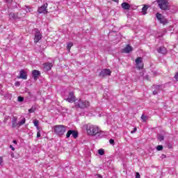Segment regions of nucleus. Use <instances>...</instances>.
I'll return each mask as SVG.
<instances>
[{
  "mask_svg": "<svg viewBox=\"0 0 178 178\" xmlns=\"http://www.w3.org/2000/svg\"><path fill=\"white\" fill-rule=\"evenodd\" d=\"M14 17H17V19H18L17 14H15Z\"/></svg>",
  "mask_w": 178,
  "mask_h": 178,
  "instance_id": "c03bdc74",
  "label": "nucleus"
},
{
  "mask_svg": "<svg viewBox=\"0 0 178 178\" xmlns=\"http://www.w3.org/2000/svg\"><path fill=\"white\" fill-rule=\"evenodd\" d=\"M135 62L137 69H143V67H144V64L143 63V58L138 57L136 59Z\"/></svg>",
  "mask_w": 178,
  "mask_h": 178,
  "instance_id": "423d86ee",
  "label": "nucleus"
},
{
  "mask_svg": "<svg viewBox=\"0 0 178 178\" xmlns=\"http://www.w3.org/2000/svg\"><path fill=\"white\" fill-rule=\"evenodd\" d=\"M39 137H41V131L40 129L38 130L37 133V138H39Z\"/></svg>",
  "mask_w": 178,
  "mask_h": 178,
  "instance_id": "7c9ffc66",
  "label": "nucleus"
},
{
  "mask_svg": "<svg viewBox=\"0 0 178 178\" xmlns=\"http://www.w3.org/2000/svg\"><path fill=\"white\" fill-rule=\"evenodd\" d=\"M158 140H159L160 141H163V136L159 135L158 136Z\"/></svg>",
  "mask_w": 178,
  "mask_h": 178,
  "instance_id": "c756f323",
  "label": "nucleus"
},
{
  "mask_svg": "<svg viewBox=\"0 0 178 178\" xmlns=\"http://www.w3.org/2000/svg\"><path fill=\"white\" fill-rule=\"evenodd\" d=\"M136 178H140V173L136 172Z\"/></svg>",
  "mask_w": 178,
  "mask_h": 178,
  "instance_id": "58836bf2",
  "label": "nucleus"
},
{
  "mask_svg": "<svg viewBox=\"0 0 178 178\" xmlns=\"http://www.w3.org/2000/svg\"><path fill=\"white\" fill-rule=\"evenodd\" d=\"M65 101L70 103H73L76 102V96H74V93L73 92H70L67 97L65 99Z\"/></svg>",
  "mask_w": 178,
  "mask_h": 178,
  "instance_id": "39448f33",
  "label": "nucleus"
},
{
  "mask_svg": "<svg viewBox=\"0 0 178 178\" xmlns=\"http://www.w3.org/2000/svg\"><path fill=\"white\" fill-rule=\"evenodd\" d=\"M112 1H113L114 2H119V0H112Z\"/></svg>",
  "mask_w": 178,
  "mask_h": 178,
  "instance_id": "49530a36",
  "label": "nucleus"
},
{
  "mask_svg": "<svg viewBox=\"0 0 178 178\" xmlns=\"http://www.w3.org/2000/svg\"><path fill=\"white\" fill-rule=\"evenodd\" d=\"M41 38H42V35H41V33H40V31H38V29H37L36 33L35 34L34 42H35V44H37V42H38V41H40V40H41Z\"/></svg>",
  "mask_w": 178,
  "mask_h": 178,
  "instance_id": "9b49d317",
  "label": "nucleus"
},
{
  "mask_svg": "<svg viewBox=\"0 0 178 178\" xmlns=\"http://www.w3.org/2000/svg\"><path fill=\"white\" fill-rule=\"evenodd\" d=\"M156 19H158L159 21H160V23H162V24H166V23H168V19L163 17L162 16V14H159V13H157L156 14Z\"/></svg>",
  "mask_w": 178,
  "mask_h": 178,
  "instance_id": "0eeeda50",
  "label": "nucleus"
},
{
  "mask_svg": "<svg viewBox=\"0 0 178 178\" xmlns=\"http://www.w3.org/2000/svg\"><path fill=\"white\" fill-rule=\"evenodd\" d=\"M131 51H133V47L129 44L127 45V47L122 49V52L124 54H129L131 52Z\"/></svg>",
  "mask_w": 178,
  "mask_h": 178,
  "instance_id": "dca6fc26",
  "label": "nucleus"
},
{
  "mask_svg": "<svg viewBox=\"0 0 178 178\" xmlns=\"http://www.w3.org/2000/svg\"><path fill=\"white\" fill-rule=\"evenodd\" d=\"M12 127L13 129H15L16 127H19V123L17 122V118L13 117L12 120Z\"/></svg>",
  "mask_w": 178,
  "mask_h": 178,
  "instance_id": "2eb2a0df",
  "label": "nucleus"
},
{
  "mask_svg": "<svg viewBox=\"0 0 178 178\" xmlns=\"http://www.w3.org/2000/svg\"><path fill=\"white\" fill-rule=\"evenodd\" d=\"M157 151H162L163 149V146L158 145L156 147Z\"/></svg>",
  "mask_w": 178,
  "mask_h": 178,
  "instance_id": "bb28decb",
  "label": "nucleus"
},
{
  "mask_svg": "<svg viewBox=\"0 0 178 178\" xmlns=\"http://www.w3.org/2000/svg\"><path fill=\"white\" fill-rule=\"evenodd\" d=\"M86 131L88 136H97L99 134V136H101V134H104L100 129L99 127H98L96 125H92L91 124H88L86 126Z\"/></svg>",
  "mask_w": 178,
  "mask_h": 178,
  "instance_id": "f257e3e1",
  "label": "nucleus"
},
{
  "mask_svg": "<svg viewBox=\"0 0 178 178\" xmlns=\"http://www.w3.org/2000/svg\"><path fill=\"white\" fill-rule=\"evenodd\" d=\"M9 120V116H6L4 118V123H6V121Z\"/></svg>",
  "mask_w": 178,
  "mask_h": 178,
  "instance_id": "c9c22d12",
  "label": "nucleus"
},
{
  "mask_svg": "<svg viewBox=\"0 0 178 178\" xmlns=\"http://www.w3.org/2000/svg\"><path fill=\"white\" fill-rule=\"evenodd\" d=\"M159 7L160 9H162V10H166L169 6V3L166 0H156Z\"/></svg>",
  "mask_w": 178,
  "mask_h": 178,
  "instance_id": "20e7f679",
  "label": "nucleus"
},
{
  "mask_svg": "<svg viewBox=\"0 0 178 178\" xmlns=\"http://www.w3.org/2000/svg\"><path fill=\"white\" fill-rule=\"evenodd\" d=\"M54 130L58 136H63L66 131V127L63 125H57L54 127Z\"/></svg>",
  "mask_w": 178,
  "mask_h": 178,
  "instance_id": "f03ea898",
  "label": "nucleus"
},
{
  "mask_svg": "<svg viewBox=\"0 0 178 178\" xmlns=\"http://www.w3.org/2000/svg\"><path fill=\"white\" fill-rule=\"evenodd\" d=\"M10 148L12 149V151H15V147L12 145H10Z\"/></svg>",
  "mask_w": 178,
  "mask_h": 178,
  "instance_id": "4c0bfd02",
  "label": "nucleus"
},
{
  "mask_svg": "<svg viewBox=\"0 0 178 178\" xmlns=\"http://www.w3.org/2000/svg\"><path fill=\"white\" fill-rule=\"evenodd\" d=\"M154 90H153L154 95H156L158 92H161L162 91L163 86H156L154 87Z\"/></svg>",
  "mask_w": 178,
  "mask_h": 178,
  "instance_id": "ddd939ff",
  "label": "nucleus"
},
{
  "mask_svg": "<svg viewBox=\"0 0 178 178\" xmlns=\"http://www.w3.org/2000/svg\"><path fill=\"white\" fill-rule=\"evenodd\" d=\"M168 147H169V148H170L172 147V145H168Z\"/></svg>",
  "mask_w": 178,
  "mask_h": 178,
  "instance_id": "de8ad7c7",
  "label": "nucleus"
},
{
  "mask_svg": "<svg viewBox=\"0 0 178 178\" xmlns=\"http://www.w3.org/2000/svg\"><path fill=\"white\" fill-rule=\"evenodd\" d=\"M40 74H41V73L38 70H35L32 72V76H33L34 80H37V79H38V76H40Z\"/></svg>",
  "mask_w": 178,
  "mask_h": 178,
  "instance_id": "a211bd4d",
  "label": "nucleus"
},
{
  "mask_svg": "<svg viewBox=\"0 0 178 178\" xmlns=\"http://www.w3.org/2000/svg\"><path fill=\"white\" fill-rule=\"evenodd\" d=\"M19 79H22L23 80H27V73L24 70L19 72Z\"/></svg>",
  "mask_w": 178,
  "mask_h": 178,
  "instance_id": "4468645a",
  "label": "nucleus"
},
{
  "mask_svg": "<svg viewBox=\"0 0 178 178\" xmlns=\"http://www.w3.org/2000/svg\"><path fill=\"white\" fill-rule=\"evenodd\" d=\"M11 157L15 158V154L13 153H11Z\"/></svg>",
  "mask_w": 178,
  "mask_h": 178,
  "instance_id": "79ce46f5",
  "label": "nucleus"
},
{
  "mask_svg": "<svg viewBox=\"0 0 178 178\" xmlns=\"http://www.w3.org/2000/svg\"><path fill=\"white\" fill-rule=\"evenodd\" d=\"M137 131V128H134V130L131 131V134H134Z\"/></svg>",
  "mask_w": 178,
  "mask_h": 178,
  "instance_id": "72a5a7b5",
  "label": "nucleus"
},
{
  "mask_svg": "<svg viewBox=\"0 0 178 178\" xmlns=\"http://www.w3.org/2000/svg\"><path fill=\"white\" fill-rule=\"evenodd\" d=\"M75 106L77 108H88L90 106V102L87 100H79L78 102L75 103Z\"/></svg>",
  "mask_w": 178,
  "mask_h": 178,
  "instance_id": "7ed1b4c3",
  "label": "nucleus"
},
{
  "mask_svg": "<svg viewBox=\"0 0 178 178\" xmlns=\"http://www.w3.org/2000/svg\"><path fill=\"white\" fill-rule=\"evenodd\" d=\"M15 86H20V82H19V81L16 82Z\"/></svg>",
  "mask_w": 178,
  "mask_h": 178,
  "instance_id": "ea45409f",
  "label": "nucleus"
},
{
  "mask_svg": "<svg viewBox=\"0 0 178 178\" xmlns=\"http://www.w3.org/2000/svg\"><path fill=\"white\" fill-rule=\"evenodd\" d=\"M33 124L35 127H36L37 130H40V127H38V124H40V121H38V120H35L33 121Z\"/></svg>",
  "mask_w": 178,
  "mask_h": 178,
  "instance_id": "aec40b11",
  "label": "nucleus"
},
{
  "mask_svg": "<svg viewBox=\"0 0 178 178\" xmlns=\"http://www.w3.org/2000/svg\"><path fill=\"white\" fill-rule=\"evenodd\" d=\"M147 10H148V6H144V7L142 8L143 15H147Z\"/></svg>",
  "mask_w": 178,
  "mask_h": 178,
  "instance_id": "412c9836",
  "label": "nucleus"
},
{
  "mask_svg": "<svg viewBox=\"0 0 178 178\" xmlns=\"http://www.w3.org/2000/svg\"><path fill=\"white\" fill-rule=\"evenodd\" d=\"M13 143L14 144H17V140H13Z\"/></svg>",
  "mask_w": 178,
  "mask_h": 178,
  "instance_id": "37998d69",
  "label": "nucleus"
},
{
  "mask_svg": "<svg viewBox=\"0 0 178 178\" xmlns=\"http://www.w3.org/2000/svg\"><path fill=\"white\" fill-rule=\"evenodd\" d=\"M72 47H73V43H72L71 42H68L67 45V50L70 51V48H72Z\"/></svg>",
  "mask_w": 178,
  "mask_h": 178,
  "instance_id": "b1692460",
  "label": "nucleus"
},
{
  "mask_svg": "<svg viewBox=\"0 0 178 178\" xmlns=\"http://www.w3.org/2000/svg\"><path fill=\"white\" fill-rule=\"evenodd\" d=\"M175 78L178 81V72L175 74Z\"/></svg>",
  "mask_w": 178,
  "mask_h": 178,
  "instance_id": "e433bc0d",
  "label": "nucleus"
},
{
  "mask_svg": "<svg viewBox=\"0 0 178 178\" xmlns=\"http://www.w3.org/2000/svg\"><path fill=\"white\" fill-rule=\"evenodd\" d=\"M157 51L159 54H162L163 55H165L168 54V50L165 48V47H161L157 49Z\"/></svg>",
  "mask_w": 178,
  "mask_h": 178,
  "instance_id": "f3484780",
  "label": "nucleus"
},
{
  "mask_svg": "<svg viewBox=\"0 0 178 178\" xmlns=\"http://www.w3.org/2000/svg\"><path fill=\"white\" fill-rule=\"evenodd\" d=\"M35 111V108L32 107L31 109L29 110V113H34Z\"/></svg>",
  "mask_w": 178,
  "mask_h": 178,
  "instance_id": "cd10ccee",
  "label": "nucleus"
},
{
  "mask_svg": "<svg viewBox=\"0 0 178 178\" xmlns=\"http://www.w3.org/2000/svg\"><path fill=\"white\" fill-rule=\"evenodd\" d=\"M142 122H147V116L143 115L141 116Z\"/></svg>",
  "mask_w": 178,
  "mask_h": 178,
  "instance_id": "c85d7f7f",
  "label": "nucleus"
},
{
  "mask_svg": "<svg viewBox=\"0 0 178 178\" xmlns=\"http://www.w3.org/2000/svg\"><path fill=\"white\" fill-rule=\"evenodd\" d=\"M25 10L27 13H30V12H33V8H31L30 6H25Z\"/></svg>",
  "mask_w": 178,
  "mask_h": 178,
  "instance_id": "5701e85b",
  "label": "nucleus"
},
{
  "mask_svg": "<svg viewBox=\"0 0 178 178\" xmlns=\"http://www.w3.org/2000/svg\"><path fill=\"white\" fill-rule=\"evenodd\" d=\"M97 177L102 178V175H97Z\"/></svg>",
  "mask_w": 178,
  "mask_h": 178,
  "instance_id": "a18cd8bd",
  "label": "nucleus"
},
{
  "mask_svg": "<svg viewBox=\"0 0 178 178\" xmlns=\"http://www.w3.org/2000/svg\"><path fill=\"white\" fill-rule=\"evenodd\" d=\"M15 13H10L9 14V17H10V19H15V20H16V19H17V17H15Z\"/></svg>",
  "mask_w": 178,
  "mask_h": 178,
  "instance_id": "a878e982",
  "label": "nucleus"
},
{
  "mask_svg": "<svg viewBox=\"0 0 178 178\" xmlns=\"http://www.w3.org/2000/svg\"><path fill=\"white\" fill-rule=\"evenodd\" d=\"M102 136H104V134H102Z\"/></svg>",
  "mask_w": 178,
  "mask_h": 178,
  "instance_id": "09e8293b",
  "label": "nucleus"
},
{
  "mask_svg": "<svg viewBox=\"0 0 178 178\" xmlns=\"http://www.w3.org/2000/svg\"><path fill=\"white\" fill-rule=\"evenodd\" d=\"M26 123V118H23L21 121L18 122V128L20 127V126H23Z\"/></svg>",
  "mask_w": 178,
  "mask_h": 178,
  "instance_id": "4be33fe9",
  "label": "nucleus"
},
{
  "mask_svg": "<svg viewBox=\"0 0 178 178\" xmlns=\"http://www.w3.org/2000/svg\"><path fill=\"white\" fill-rule=\"evenodd\" d=\"M24 98L23 97H18V101H19V102H23V101H24Z\"/></svg>",
  "mask_w": 178,
  "mask_h": 178,
  "instance_id": "473e14b6",
  "label": "nucleus"
},
{
  "mask_svg": "<svg viewBox=\"0 0 178 178\" xmlns=\"http://www.w3.org/2000/svg\"><path fill=\"white\" fill-rule=\"evenodd\" d=\"M71 136H72L74 138H76V137H79V133L74 130H69L66 134V138H69Z\"/></svg>",
  "mask_w": 178,
  "mask_h": 178,
  "instance_id": "6e6552de",
  "label": "nucleus"
},
{
  "mask_svg": "<svg viewBox=\"0 0 178 178\" xmlns=\"http://www.w3.org/2000/svg\"><path fill=\"white\" fill-rule=\"evenodd\" d=\"M54 66V64L52 63H46L43 64V70L44 72H49V70H51L52 69V67Z\"/></svg>",
  "mask_w": 178,
  "mask_h": 178,
  "instance_id": "9d476101",
  "label": "nucleus"
},
{
  "mask_svg": "<svg viewBox=\"0 0 178 178\" xmlns=\"http://www.w3.org/2000/svg\"><path fill=\"white\" fill-rule=\"evenodd\" d=\"M111 73H112V72H111L108 69H104L103 70H102V72L99 74V76L100 77H105V76H111Z\"/></svg>",
  "mask_w": 178,
  "mask_h": 178,
  "instance_id": "f8f14e48",
  "label": "nucleus"
},
{
  "mask_svg": "<svg viewBox=\"0 0 178 178\" xmlns=\"http://www.w3.org/2000/svg\"><path fill=\"white\" fill-rule=\"evenodd\" d=\"M99 155H104L105 154V150L104 149H99L98 150Z\"/></svg>",
  "mask_w": 178,
  "mask_h": 178,
  "instance_id": "393cba45",
  "label": "nucleus"
},
{
  "mask_svg": "<svg viewBox=\"0 0 178 178\" xmlns=\"http://www.w3.org/2000/svg\"><path fill=\"white\" fill-rule=\"evenodd\" d=\"M6 2H8V3H10V2H12V0H6Z\"/></svg>",
  "mask_w": 178,
  "mask_h": 178,
  "instance_id": "a19ab883",
  "label": "nucleus"
},
{
  "mask_svg": "<svg viewBox=\"0 0 178 178\" xmlns=\"http://www.w3.org/2000/svg\"><path fill=\"white\" fill-rule=\"evenodd\" d=\"M47 8H48V3H44L43 6H42L38 9V13H44V15H47L48 13V10H47Z\"/></svg>",
  "mask_w": 178,
  "mask_h": 178,
  "instance_id": "1a4fd4ad",
  "label": "nucleus"
},
{
  "mask_svg": "<svg viewBox=\"0 0 178 178\" xmlns=\"http://www.w3.org/2000/svg\"><path fill=\"white\" fill-rule=\"evenodd\" d=\"M121 7L122 9H124V10H129L130 9V4L127 2H124L121 4Z\"/></svg>",
  "mask_w": 178,
  "mask_h": 178,
  "instance_id": "6ab92c4d",
  "label": "nucleus"
},
{
  "mask_svg": "<svg viewBox=\"0 0 178 178\" xmlns=\"http://www.w3.org/2000/svg\"><path fill=\"white\" fill-rule=\"evenodd\" d=\"M109 143H110V144H111V145H115V140L113 139H110L109 140Z\"/></svg>",
  "mask_w": 178,
  "mask_h": 178,
  "instance_id": "2f4dec72",
  "label": "nucleus"
},
{
  "mask_svg": "<svg viewBox=\"0 0 178 178\" xmlns=\"http://www.w3.org/2000/svg\"><path fill=\"white\" fill-rule=\"evenodd\" d=\"M3 163V159L2 157H0V165H2Z\"/></svg>",
  "mask_w": 178,
  "mask_h": 178,
  "instance_id": "f704fd0d",
  "label": "nucleus"
}]
</instances>
